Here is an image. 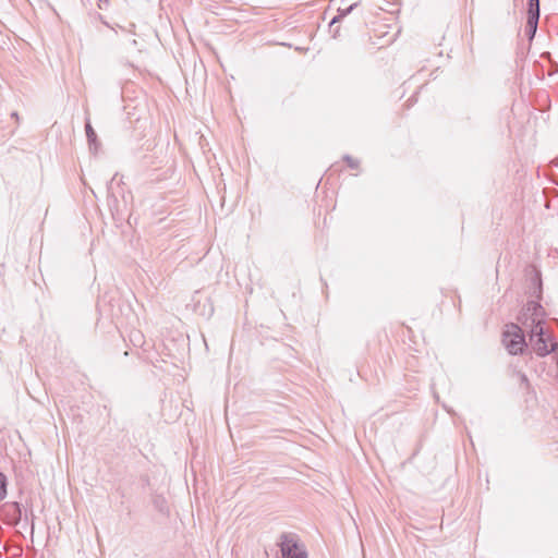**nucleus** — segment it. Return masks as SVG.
I'll return each mask as SVG.
<instances>
[{"label":"nucleus","mask_w":558,"mask_h":558,"mask_svg":"<svg viewBox=\"0 0 558 558\" xmlns=\"http://www.w3.org/2000/svg\"><path fill=\"white\" fill-rule=\"evenodd\" d=\"M502 343L512 355L522 354L526 347L523 331L517 324L506 326L502 333Z\"/></svg>","instance_id":"nucleus-1"},{"label":"nucleus","mask_w":558,"mask_h":558,"mask_svg":"<svg viewBox=\"0 0 558 558\" xmlns=\"http://www.w3.org/2000/svg\"><path fill=\"white\" fill-rule=\"evenodd\" d=\"M534 327L531 330V341L533 345V350L539 356H545L550 352H555L558 350V342L550 339V347L547 344V339L545 338L544 327L541 320L535 322L533 319Z\"/></svg>","instance_id":"nucleus-2"},{"label":"nucleus","mask_w":558,"mask_h":558,"mask_svg":"<svg viewBox=\"0 0 558 558\" xmlns=\"http://www.w3.org/2000/svg\"><path fill=\"white\" fill-rule=\"evenodd\" d=\"M278 545L282 558H308L304 545L295 534L282 533Z\"/></svg>","instance_id":"nucleus-3"},{"label":"nucleus","mask_w":558,"mask_h":558,"mask_svg":"<svg viewBox=\"0 0 558 558\" xmlns=\"http://www.w3.org/2000/svg\"><path fill=\"white\" fill-rule=\"evenodd\" d=\"M85 132L89 145V150L96 154L100 146V143L98 142L97 134L93 129L89 120H87L85 123Z\"/></svg>","instance_id":"nucleus-4"},{"label":"nucleus","mask_w":558,"mask_h":558,"mask_svg":"<svg viewBox=\"0 0 558 558\" xmlns=\"http://www.w3.org/2000/svg\"><path fill=\"white\" fill-rule=\"evenodd\" d=\"M538 21H539V15H537V13L527 12L526 34L530 39H533L535 36V33L537 31Z\"/></svg>","instance_id":"nucleus-5"},{"label":"nucleus","mask_w":558,"mask_h":558,"mask_svg":"<svg viewBox=\"0 0 558 558\" xmlns=\"http://www.w3.org/2000/svg\"><path fill=\"white\" fill-rule=\"evenodd\" d=\"M356 7V3L349 5L345 9H338V14L331 20L330 24L339 22L341 19L347 16Z\"/></svg>","instance_id":"nucleus-6"},{"label":"nucleus","mask_w":558,"mask_h":558,"mask_svg":"<svg viewBox=\"0 0 558 558\" xmlns=\"http://www.w3.org/2000/svg\"><path fill=\"white\" fill-rule=\"evenodd\" d=\"M527 12L541 15L539 0H527Z\"/></svg>","instance_id":"nucleus-7"},{"label":"nucleus","mask_w":558,"mask_h":558,"mask_svg":"<svg viewBox=\"0 0 558 558\" xmlns=\"http://www.w3.org/2000/svg\"><path fill=\"white\" fill-rule=\"evenodd\" d=\"M155 506L160 512H168L167 501L163 498L157 497L155 499Z\"/></svg>","instance_id":"nucleus-8"},{"label":"nucleus","mask_w":558,"mask_h":558,"mask_svg":"<svg viewBox=\"0 0 558 558\" xmlns=\"http://www.w3.org/2000/svg\"><path fill=\"white\" fill-rule=\"evenodd\" d=\"M11 507L13 508V511H14V513H13L14 518L20 520L22 517L21 504L17 501H14L11 504Z\"/></svg>","instance_id":"nucleus-9"},{"label":"nucleus","mask_w":558,"mask_h":558,"mask_svg":"<svg viewBox=\"0 0 558 558\" xmlns=\"http://www.w3.org/2000/svg\"><path fill=\"white\" fill-rule=\"evenodd\" d=\"M343 160L348 163V166L352 169H355L359 167V161L354 158H352L350 155H344Z\"/></svg>","instance_id":"nucleus-10"},{"label":"nucleus","mask_w":558,"mask_h":558,"mask_svg":"<svg viewBox=\"0 0 558 558\" xmlns=\"http://www.w3.org/2000/svg\"><path fill=\"white\" fill-rule=\"evenodd\" d=\"M529 311H533V315H538V312L542 310V306L538 304V303H534L532 302L529 307H527Z\"/></svg>","instance_id":"nucleus-11"},{"label":"nucleus","mask_w":558,"mask_h":558,"mask_svg":"<svg viewBox=\"0 0 558 558\" xmlns=\"http://www.w3.org/2000/svg\"><path fill=\"white\" fill-rule=\"evenodd\" d=\"M0 488H7V476L0 472Z\"/></svg>","instance_id":"nucleus-12"},{"label":"nucleus","mask_w":558,"mask_h":558,"mask_svg":"<svg viewBox=\"0 0 558 558\" xmlns=\"http://www.w3.org/2000/svg\"><path fill=\"white\" fill-rule=\"evenodd\" d=\"M8 490H0V501L7 497Z\"/></svg>","instance_id":"nucleus-13"}]
</instances>
